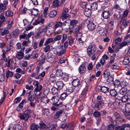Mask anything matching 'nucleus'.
Segmentation results:
<instances>
[{"instance_id": "nucleus-31", "label": "nucleus", "mask_w": 130, "mask_h": 130, "mask_svg": "<svg viewBox=\"0 0 130 130\" xmlns=\"http://www.w3.org/2000/svg\"><path fill=\"white\" fill-rule=\"evenodd\" d=\"M50 80L52 82H55L56 80V78L54 74H51L50 77Z\"/></svg>"}, {"instance_id": "nucleus-55", "label": "nucleus", "mask_w": 130, "mask_h": 130, "mask_svg": "<svg viewBox=\"0 0 130 130\" xmlns=\"http://www.w3.org/2000/svg\"><path fill=\"white\" fill-rule=\"evenodd\" d=\"M66 61H67V59L66 58L64 57H61L60 58L59 60V62L60 63H64Z\"/></svg>"}, {"instance_id": "nucleus-39", "label": "nucleus", "mask_w": 130, "mask_h": 130, "mask_svg": "<svg viewBox=\"0 0 130 130\" xmlns=\"http://www.w3.org/2000/svg\"><path fill=\"white\" fill-rule=\"evenodd\" d=\"M13 75V73L12 72L10 71L9 70H8L6 73V77L7 78L9 77V76L10 77H12Z\"/></svg>"}, {"instance_id": "nucleus-62", "label": "nucleus", "mask_w": 130, "mask_h": 130, "mask_svg": "<svg viewBox=\"0 0 130 130\" xmlns=\"http://www.w3.org/2000/svg\"><path fill=\"white\" fill-rule=\"evenodd\" d=\"M122 41V39L120 38H118L115 40V43L116 44H118Z\"/></svg>"}, {"instance_id": "nucleus-23", "label": "nucleus", "mask_w": 130, "mask_h": 130, "mask_svg": "<svg viewBox=\"0 0 130 130\" xmlns=\"http://www.w3.org/2000/svg\"><path fill=\"white\" fill-rule=\"evenodd\" d=\"M63 3V2H62V0L61 1H59L55 0L53 2V5L55 7H56L58 6L59 4H61Z\"/></svg>"}, {"instance_id": "nucleus-63", "label": "nucleus", "mask_w": 130, "mask_h": 130, "mask_svg": "<svg viewBox=\"0 0 130 130\" xmlns=\"http://www.w3.org/2000/svg\"><path fill=\"white\" fill-rule=\"evenodd\" d=\"M67 96V94L65 93H63L61 94L60 98L62 100H64Z\"/></svg>"}, {"instance_id": "nucleus-18", "label": "nucleus", "mask_w": 130, "mask_h": 130, "mask_svg": "<svg viewBox=\"0 0 130 130\" xmlns=\"http://www.w3.org/2000/svg\"><path fill=\"white\" fill-rule=\"evenodd\" d=\"M57 127L56 125L49 124L47 126V128L49 130H56Z\"/></svg>"}, {"instance_id": "nucleus-41", "label": "nucleus", "mask_w": 130, "mask_h": 130, "mask_svg": "<svg viewBox=\"0 0 130 130\" xmlns=\"http://www.w3.org/2000/svg\"><path fill=\"white\" fill-rule=\"evenodd\" d=\"M111 68L113 70H114L118 69L119 68V67L118 64L115 63L112 66Z\"/></svg>"}, {"instance_id": "nucleus-22", "label": "nucleus", "mask_w": 130, "mask_h": 130, "mask_svg": "<svg viewBox=\"0 0 130 130\" xmlns=\"http://www.w3.org/2000/svg\"><path fill=\"white\" fill-rule=\"evenodd\" d=\"M30 127L31 130H38L39 128L38 125L35 123L32 124Z\"/></svg>"}, {"instance_id": "nucleus-44", "label": "nucleus", "mask_w": 130, "mask_h": 130, "mask_svg": "<svg viewBox=\"0 0 130 130\" xmlns=\"http://www.w3.org/2000/svg\"><path fill=\"white\" fill-rule=\"evenodd\" d=\"M62 38V35H57L54 38V41H57L60 40Z\"/></svg>"}, {"instance_id": "nucleus-37", "label": "nucleus", "mask_w": 130, "mask_h": 130, "mask_svg": "<svg viewBox=\"0 0 130 130\" xmlns=\"http://www.w3.org/2000/svg\"><path fill=\"white\" fill-rule=\"evenodd\" d=\"M13 130H20L21 126L19 124L15 125L12 127Z\"/></svg>"}, {"instance_id": "nucleus-59", "label": "nucleus", "mask_w": 130, "mask_h": 130, "mask_svg": "<svg viewBox=\"0 0 130 130\" xmlns=\"http://www.w3.org/2000/svg\"><path fill=\"white\" fill-rule=\"evenodd\" d=\"M108 106L111 108H113L114 106V103L112 101H110L108 103Z\"/></svg>"}, {"instance_id": "nucleus-32", "label": "nucleus", "mask_w": 130, "mask_h": 130, "mask_svg": "<svg viewBox=\"0 0 130 130\" xmlns=\"http://www.w3.org/2000/svg\"><path fill=\"white\" fill-rule=\"evenodd\" d=\"M43 35V34L39 30L35 36V37L38 39L41 37Z\"/></svg>"}, {"instance_id": "nucleus-15", "label": "nucleus", "mask_w": 130, "mask_h": 130, "mask_svg": "<svg viewBox=\"0 0 130 130\" xmlns=\"http://www.w3.org/2000/svg\"><path fill=\"white\" fill-rule=\"evenodd\" d=\"M91 10L88 8H86L84 12V14L87 17H89L91 14Z\"/></svg>"}, {"instance_id": "nucleus-40", "label": "nucleus", "mask_w": 130, "mask_h": 130, "mask_svg": "<svg viewBox=\"0 0 130 130\" xmlns=\"http://www.w3.org/2000/svg\"><path fill=\"white\" fill-rule=\"evenodd\" d=\"M107 82L109 84H112L113 83V79L112 76H110L109 77L107 80Z\"/></svg>"}, {"instance_id": "nucleus-10", "label": "nucleus", "mask_w": 130, "mask_h": 130, "mask_svg": "<svg viewBox=\"0 0 130 130\" xmlns=\"http://www.w3.org/2000/svg\"><path fill=\"white\" fill-rule=\"evenodd\" d=\"M89 23L88 24L87 27L88 29L91 30H93L95 29V25L94 24V23H92V21H89V20H87Z\"/></svg>"}, {"instance_id": "nucleus-57", "label": "nucleus", "mask_w": 130, "mask_h": 130, "mask_svg": "<svg viewBox=\"0 0 130 130\" xmlns=\"http://www.w3.org/2000/svg\"><path fill=\"white\" fill-rule=\"evenodd\" d=\"M24 53L22 51H21L18 52L17 54V56H18L21 57V58H19V59H22V58L23 56Z\"/></svg>"}, {"instance_id": "nucleus-42", "label": "nucleus", "mask_w": 130, "mask_h": 130, "mask_svg": "<svg viewBox=\"0 0 130 130\" xmlns=\"http://www.w3.org/2000/svg\"><path fill=\"white\" fill-rule=\"evenodd\" d=\"M31 58L36 59L38 56V54L36 52H33L31 54Z\"/></svg>"}, {"instance_id": "nucleus-28", "label": "nucleus", "mask_w": 130, "mask_h": 130, "mask_svg": "<svg viewBox=\"0 0 130 130\" xmlns=\"http://www.w3.org/2000/svg\"><path fill=\"white\" fill-rule=\"evenodd\" d=\"M129 99V98L127 95H124L121 98L122 101L124 102H127Z\"/></svg>"}, {"instance_id": "nucleus-26", "label": "nucleus", "mask_w": 130, "mask_h": 130, "mask_svg": "<svg viewBox=\"0 0 130 130\" xmlns=\"http://www.w3.org/2000/svg\"><path fill=\"white\" fill-rule=\"evenodd\" d=\"M56 75L57 76H61L63 75V72L60 69H58L56 70Z\"/></svg>"}, {"instance_id": "nucleus-13", "label": "nucleus", "mask_w": 130, "mask_h": 130, "mask_svg": "<svg viewBox=\"0 0 130 130\" xmlns=\"http://www.w3.org/2000/svg\"><path fill=\"white\" fill-rule=\"evenodd\" d=\"M72 84L73 86L75 87L78 86L80 84L79 80L78 79H74L73 81Z\"/></svg>"}, {"instance_id": "nucleus-33", "label": "nucleus", "mask_w": 130, "mask_h": 130, "mask_svg": "<svg viewBox=\"0 0 130 130\" xmlns=\"http://www.w3.org/2000/svg\"><path fill=\"white\" fill-rule=\"evenodd\" d=\"M57 12L56 10H53L49 14V16L51 18L54 17L56 15Z\"/></svg>"}, {"instance_id": "nucleus-12", "label": "nucleus", "mask_w": 130, "mask_h": 130, "mask_svg": "<svg viewBox=\"0 0 130 130\" xmlns=\"http://www.w3.org/2000/svg\"><path fill=\"white\" fill-rule=\"evenodd\" d=\"M102 16L105 19H108L110 16V13L108 11H104L103 12Z\"/></svg>"}, {"instance_id": "nucleus-9", "label": "nucleus", "mask_w": 130, "mask_h": 130, "mask_svg": "<svg viewBox=\"0 0 130 130\" xmlns=\"http://www.w3.org/2000/svg\"><path fill=\"white\" fill-rule=\"evenodd\" d=\"M40 69L38 67L36 68V70L35 72L31 74L32 77H34L35 78L38 79L39 78V75L38 73L40 71Z\"/></svg>"}, {"instance_id": "nucleus-30", "label": "nucleus", "mask_w": 130, "mask_h": 130, "mask_svg": "<svg viewBox=\"0 0 130 130\" xmlns=\"http://www.w3.org/2000/svg\"><path fill=\"white\" fill-rule=\"evenodd\" d=\"M55 42L54 40H53L52 38H51L48 39L44 43V45H46L51 43H54Z\"/></svg>"}, {"instance_id": "nucleus-20", "label": "nucleus", "mask_w": 130, "mask_h": 130, "mask_svg": "<svg viewBox=\"0 0 130 130\" xmlns=\"http://www.w3.org/2000/svg\"><path fill=\"white\" fill-rule=\"evenodd\" d=\"M114 84L115 87L119 88H121V83L119 80H116L114 82Z\"/></svg>"}, {"instance_id": "nucleus-51", "label": "nucleus", "mask_w": 130, "mask_h": 130, "mask_svg": "<svg viewBox=\"0 0 130 130\" xmlns=\"http://www.w3.org/2000/svg\"><path fill=\"white\" fill-rule=\"evenodd\" d=\"M16 71L18 73H21L22 74H24L25 72V70H22L19 68H17L16 69Z\"/></svg>"}, {"instance_id": "nucleus-54", "label": "nucleus", "mask_w": 130, "mask_h": 130, "mask_svg": "<svg viewBox=\"0 0 130 130\" xmlns=\"http://www.w3.org/2000/svg\"><path fill=\"white\" fill-rule=\"evenodd\" d=\"M6 15L8 17H11L13 15V13L9 11H7L6 13Z\"/></svg>"}, {"instance_id": "nucleus-16", "label": "nucleus", "mask_w": 130, "mask_h": 130, "mask_svg": "<svg viewBox=\"0 0 130 130\" xmlns=\"http://www.w3.org/2000/svg\"><path fill=\"white\" fill-rule=\"evenodd\" d=\"M51 89L52 92L54 94H58L59 93V91L58 89L55 87H52Z\"/></svg>"}, {"instance_id": "nucleus-38", "label": "nucleus", "mask_w": 130, "mask_h": 130, "mask_svg": "<svg viewBox=\"0 0 130 130\" xmlns=\"http://www.w3.org/2000/svg\"><path fill=\"white\" fill-rule=\"evenodd\" d=\"M62 23L60 22H56L54 26L55 29H56V28L59 27H61L62 25Z\"/></svg>"}, {"instance_id": "nucleus-5", "label": "nucleus", "mask_w": 130, "mask_h": 130, "mask_svg": "<svg viewBox=\"0 0 130 130\" xmlns=\"http://www.w3.org/2000/svg\"><path fill=\"white\" fill-rule=\"evenodd\" d=\"M59 99V97L57 96H55L52 99V102L53 103L55 106L57 107L62 104V102H60L58 104L57 103Z\"/></svg>"}, {"instance_id": "nucleus-6", "label": "nucleus", "mask_w": 130, "mask_h": 130, "mask_svg": "<svg viewBox=\"0 0 130 130\" xmlns=\"http://www.w3.org/2000/svg\"><path fill=\"white\" fill-rule=\"evenodd\" d=\"M82 28V26L81 25H75L72 28V31L74 34H78L79 32V31Z\"/></svg>"}, {"instance_id": "nucleus-60", "label": "nucleus", "mask_w": 130, "mask_h": 130, "mask_svg": "<svg viewBox=\"0 0 130 130\" xmlns=\"http://www.w3.org/2000/svg\"><path fill=\"white\" fill-rule=\"evenodd\" d=\"M13 20H10L9 21L7 27L8 29L10 28L12 26Z\"/></svg>"}, {"instance_id": "nucleus-49", "label": "nucleus", "mask_w": 130, "mask_h": 130, "mask_svg": "<svg viewBox=\"0 0 130 130\" xmlns=\"http://www.w3.org/2000/svg\"><path fill=\"white\" fill-rule=\"evenodd\" d=\"M104 76L105 77L107 78L110 75V73L109 71H106L103 73Z\"/></svg>"}, {"instance_id": "nucleus-50", "label": "nucleus", "mask_w": 130, "mask_h": 130, "mask_svg": "<svg viewBox=\"0 0 130 130\" xmlns=\"http://www.w3.org/2000/svg\"><path fill=\"white\" fill-rule=\"evenodd\" d=\"M129 35H127L124 39V41L127 42V43H129L130 41V38H129Z\"/></svg>"}, {"instance_id": "nucleus-25", "label": "nucleus", "mask_w": 130, "mask_h": 130, "mask_svg": "<svg viewBox=\"0 0 130 130\" xmlns=\"http://www.w3.org/2000/svg\"><path fill=\"white\" fill-rule=\"evenodd\" d=\"M56 84L58 88L60 89H61L63 86V84L61 81L57 82Z\"/></svg>"}, {"instance_id": "nucleus-27", "label": "nucleus", "mask_w": 130, "mask_h": 130, "mask_svg": "<svg viewBox=\"0 0 130 130\" xmlns=\"http://www.w3.org/2000/svg\"><path fill=\"white\" fill-rule=\"evenodd\" d=\"M101 90L104 93L108 92L109 91V89L107 87L103 86L101 87Z\"/></svg>"}, {"instance_id": "nucleus-46", "label": "nucleus", "mask_w": 130, "mask_h": 130, "mask_svg": "<svg viewBox=\"0 0 130 130\" xmlns=\"http://www.w3.org/2000/svg\"><path fill=\"white\" fill-rule=\"evenodd\" d=\"M41 57L42 58L40 61L39 62V63L40 64H42L44 63L45 60L46 58V56L45 55H43Z\"/></svg>"}, {"instance_id": "nucleus-21", "label": "nucleus", "mask_w": 130, "mask_h": 130, "mask_svg": "<svg viewBox=\"0 0 130 130\" xmlns=\"http://www.w3.org/2000/svg\"><path fill=\"white\" fill-rule=\"evenodd\" d=\"M110 93L111 95L113 97H115L117 95V92L115 89H112L110 90Z\"/></svg>"}, {"instance_id": "nucleus-61", "label": "nucleus", "mask_w": 130, "mask_h": 130, "mask_svg": "<svg viewBox=\"0 0 130 130\" xmlns=\"http://www.w3.org/2000/svg\"><path fill=\"white\" fill-rule=\"evenodd\" d=\"M61 50L60 52L57 53V54L59 56H60L65 52V50L64 49H61Z\"/></svg>"}, {"instance_id": "nucleus-4", "label": "nucleus", "mask_w": 130, "mask_h": 130, "mask_svg": "<svg viewBox=\"0 0 130 130\" xmlns=\"http://www.w3.org/2000/svg\"><path fill=\"white\" fill-rule=\"evenodd\" d=\"M33 84L35 87L34 89L35 94H36L38 92H40L41 91L42 86L41 85H39L38 82L36 81H34Z\"/></svg>"}, {"instance_id": "nucleus-19", "label": "nucleus", "mask_w": 130, "mask_h": 130, "mask_svg": "<svg viewBox=\"0 0 130 130\" xmlns=\"http://www.w3.org/2000/svg\"><path fill=\"white\" fill-rule=\"evenodd\" d=\"M125 110L124 113H129L130 112V104H126L125 107Z\"/></svg>"}, {"instance_id": "nucleus-2", "label": "nucleus", "mask_w": 130, "mask_h": 130, "mask_svg": "<svg viewBox=\"0 0 130 130\" xmlns=\"http://www.w3.org/2000/svg\"><path fill=\"white\" fill-rule=\"evenodd\" d=\"M96 49V47L95 46L89 45L87 48V53L88 55L91 56L92 55L95 53Z\"/></svg>"}, {"instance_id": "nucleus-47", "label": "nucleus", "mask_w": 130, "mask_h": 130, "mask_svg": "<svg viewBox=\"0 0 130 130\" xmlns=\"http://www.w3.org/2000/svg\"><path fill=\"white\" fill-rule=\"evenodd\" d=\"M128 43H127V42H126L125 41L121 43L119 45V46L120 47V48H121L125 46H126L127 45V44Z\"/></svg>"}, {"instance_id": "nucleus-3", "label": "nucleus", "mask_w": 130, "mask_h": 130, "mask_svg": "<svg viewBox=\"0 0 130 130\" xmlns=\"http://www.w3.org/2000/svg\"><path fill=\"white\" fill-rule=\"evenodd\" d=\"M36 96L38 99H40L43 103H47L49 101V100L47 96L43 95H42L41 92L38 95H37Z\"/></svg>"}, {"instance_id": "nucleus-43", "label": "nucleus", "mask_w": 130, "mask_h": 130, "mask_svg": "<svg viewBox=\"0 0 130 130\" xmlns=\"http://www.w3.org/2000/svg\"><path fill=\"white\" fill-rule=\"evenodd\" d=\"M62 111L61 110L57 112L55 115V117L56 118H58L59 117L60 115L62 113Z\"/></svg>"}, {"instance_id": "nucleus-1", "label": "nucleus", "mask_w": 130, "mask_h": 130, "mask_svg": "<svg viewBox=\"0 0 130 130\" xmlns=\"http://www.w3.org/2000/svg\"><path fill=\"white\" fill-rule=\"evenodd\" d=\"M30 113V111L26 110L23 114L20 113L19 116L21 119L27 121L29 117Z\"/></svg>"}, {"instance_id": "nucleus-29", "label": "nucleus", "mask_w": 130, "mask_h": 130, "mask_svg": "<svg viewBox=\"0 0 130 130\" xmlns=\"http://www.w3.org/2000/svg\"><path fill=\"white\" fill-rule=\"evenodd\" d=\"M127 91V89L124 87H122V88L120 91V94L123 95L125 94Z\"/></svg>"}, {"instance_id": "nucleus-35", "label": "nucleus", "mask_w": 130, "mask_h": 130, "mask_svg": "<svg viewBox=\"0 0 130 130\" xmlns=\"http://www.w3.org/2000/svg\"><path fill=\"white\" fill-rule=\"evenodd\" d=\"M129 58L128 57H126L124 58L123 61V63L125 65L128 64L129 62Z\"/></svg>"}, {"instance_id": "nucleus-11", "label": "nucleus", "mask_w": 130, "mask_h": 130, "mask_svg": "<svg viewBox=\"0 0 130 130\" xmlns=\"http://www.w3.org/2000/svg\"><path fill=\"white\" fill-rule=\"evenodd\" d=\"M9 31L6 28H3L0 29V34L2 36L8 33Z\"/></svg>"}, {"instance_id": "nucleus-36", "label": "nucleus", "mask_w": 130, "mask_h": 130, "mask_svg": "<svg viewBox=\"0 0 130 130\" xmlns=\"http://www.w3.org/2000/svg\"><path fill=\"white\" fill-rule=\"evenodd\" d=\"M88 89V87L87 86H86L85 88L84 89L82 93L83 97H84L86 95Z\"/></svg>"}, {"instance_id": "nucleus-58", "label": "nucleus", "mask_w": 130, "mask_h": 130, "mask_svg": "<svg viewBox=\"0 0 130 130\" xmlns=\"http://www.w3.org/2000/svg\"><path fill=\"white\" fill-rule=\"evenodd\" d=\"M6 7V5L5 4H0V9L2 10L3 11L4 10Z\"/></svg>"}, {"instance_id": "nucleus-53", "label": "nucleus", "mask_w": 130, "mask_h": 130, "mask_svg": "<svg viewBox=\"0 0 130 130\" xmlns=\"http://www.w3.org/2000/svg\"><path fill=\"white\" fill-rule=\"evenodd\" d=\"M62 43H63L64 41L67 38V35L66 34H63L62 36Z\"/></svg>"}, {"instance_id": "nucleus-7", "label": "nucleus", "mask_w": 130, "mask_h": 130, "mask_svg": "<svg viewBox=\"0 0 130 130\" xmlns=\"http://www.w3.org/2000/svg\"><path fill=\"white\" fill-rule=\"evenodd\" d=\"M3 53L2 56L3 60L5 62H6V64L8 67L10 66V64L11 60L9 58H6L5 54V51L3 50Z\"/></svg>"}, {"instance_id": "nucleus-52", "label": "nucleus", "mask_w": 130, "mask_h": 130, "mask_svg": "<svg viewBox=\"0 0 130 130\" xmlns=\"http://www.w3.org/2000/svg\"><path fill=\"white\" fill-rule=\"evenodd\" d=\"M81 5L82 7L84 8H85L86 9L88 8L87 7V6L88 5L87 3L85 2H83L81 3Z\"/></svg>"}, {"instance_id": "nucleus-56", "label": "nucleus", "mask_w": 130, "mask_h": 130, "mask_svg": "<svg viewBox=\"0 0 130 130\" xmlns=\"http://www.w3.org/2000/svg\"><path fill=\"white\" fill-rule=\"evenodd\" d=\"M93 115L96 117H99L100 116L101 113L98 111H95L93 113Z\"/></svg>"}, {"instance_id": "nucleus-34", "label": "nucleus", "mask_w": 130, "mask_h": 130, "mask_svg": "<svg viewBox=\"0 0 130 130\" xmlns=\"http://www.w3.org/2000/svg\"><path fill=\"white\" fill-rule=\"evenodd\" d=\"M90 7L93 11L94 10L97 9L98 7V5L96 3H94L93 4H92L90 5Z\"/></svg>"}, {"instance_id": "nucleus-24", "label": "nucleus", "mask_w": 130, "mask_h": 130, "mask_svg": "<svg viewBox=\"0 0 130 130\" xmlns=\"http://www.w3.org/2000/svg\"><path fill=\"white\" fill-rule=\"evenodd\" d=\"M39 11L37 9H33L31 11V14L34 16H37L38 15Z\"/></svg>"}, {"instance_id": "nucleus-48", "label": "nucleus", "mask_w": 130, "mask_h": 130, "mask_svg": "<svg viewBox=\"0 0 130 130\" xmlns=\"http://www.w3.org/2000/svg\"><path fill=\"white\" fill-rule=\"evenodd\" d=\"M46 46L44 48V51L45 52H47L49 51L50 49V46L49 45L47 44L45 45Z\"/></svg>"}, {"instance_id": "nucleus-17", "label": "nucleus", "mask_w": 130, "mask_h": 130, "mask_svg": "<svg viewBox=\"0 0 130 130\" xmlns=\"http://www.w3.org/2000/svg\"><path fill=\"white\" fill-rule=\"evenodd\" d=\"M70 17V15L68 14L67 13H62L60 16V18L62 19L63 20H64L65 19L67 18Z\"/></svg>"}, {"instance_id": "nucleus-8", "label": "nucleus", "mask_w": 130, "mask_h": 130, "mask_svg": "<svg viewBox=\"0 0 130 130\" xmlns=\"http://www.w3.org/2000/svg\"><path fill=\"white\" fill-rule=\"evenodd\" d=\"M129 126L128 124H123L122 125L117 126L114 127L115 130H124L126 127H129Z\"/></svg>"}, {"instance_id": "nucleus-45", "label": "nucleus", "mask_w": 130, "mask_h": 130, "mask_svg": "<svg viewBox=\"0 0 130 130\" xmlns=\"http://www.w3.org/2000/svg\"><path fill=\"white\" fill-rule=\"evenodd\" d=\"M78 21L77 20H73L71 21L70 22V24L71 26H73L76 25Z\"/></svg>"}, {"instance_id": "nucleus-64", "label": "nucleus", "mask_w": 130, "mask_h": 130, "mask_svg": "<svg viewBox=\"0 0 130 130\" xmlns=\"http://www.w3.org/2000/svg\"><path fill=\"white\" fill-rule=\"evenodd\" d=\"M68 39L69 40V43L70 45H71L73 42V40L72 37L70 36L68 37Z\"/></svg>"}, {"instance_id": "nucleus-14", "label": "nucleus", "mask_w": 130, "mask_h": 130, "mask_svg": "<svg viewBox=\"0 0 130 130\" xmlns=\"http://www.w3.org/2000/svg\"><path fill=\"white\" fill-rule=\"evenodd\" d=\"M79 70L80 74L85 72L86 71V68L85 66L84 65H81L79 67Z\"/></svg>"}]
</instances>
